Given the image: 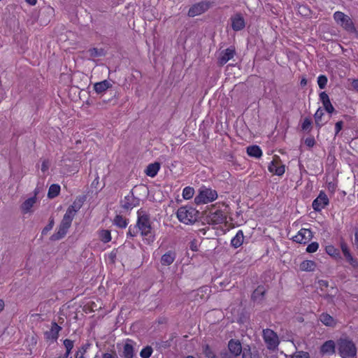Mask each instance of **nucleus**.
<instances>
[{"instance_id": "21", "label": "nucleus", "mask_w": 358, "mask_h": 358, "mask_svg": "<svg viewBox=\"0 0 358 358\" xmlns=\"http://www.w3.org/2000/svg\"><path fill=\"white\" fill-rule=\"evenodd\" d=\"M160 164L159 162H155L150 164L145 171V173L148 176H150L151 178H154L157 176L158 173L159 169H160Z\"/></svg>"}, {"instance_id": "19", "label": "nucleus", "mask_w": 358, "mask_h": 358, "mask_svg": "<svg viewBox=\"0 0 358 358\" xmlns=\"http://www.w3.org/2000/svg\"><path fill=\"white\" fill-rule=\"evenodd\" d=\"M112 87V84L110 81L104 80L101 82L96 83L94 85V90L97 94H101L105 92L108 89Z\"/></svg>"}, {"instance_id": "52", "label": "nucleus", "mask_w": 358, "mask_h": 358, "mask_svg": "<svg viewBox=\"0 0 358 358\" xmlns=\"http://www.w3.org/2000/svg\"><path fill=\"white\" fill-rule=\"evenodd\" d=\"M305 144L309 147L312 148L315 145V140L313 138H307L305 140Z\"/></svg>"}, {"instance_id": "48", "label": "nucleus", "mask_w": 358, "mask_h": 358, "mask_svg": "<svg viewBox=\"0 0 358 358\" xmlns=\"http://www.w3.org/2000/svg\"><path fill=\"white\" fill-rule=\"evenodd\" d=\"M291 358H309V355L307 352H299L292 355Z\"/></svg>"}, {"instance_id": "29", "label": "nucleus", "mask_w": 358, "mask_h": 358, "mask_svg": "<svg viewBox=\"0 0 358 358\" xmlns=\"http://www.w3.org/2000/svg\"><path fill=\"white\" fill-rule=\"evenodd\" d=\"M60 192V186L57 184H52L50 185L48 192V196L50 199H53L59 195Z\"/></svg>"}, {"instance_id": "2", "label": "nucleus", "mask_w": 358, "mask_h": 358, "mask_svg": "<svg viewBox=\"0 0 358 358\" xmlns=\"http://www.w3.org/2000/svg\"><path fill=\"white\" fill-rule=\"evenodd\" d=\"M336 348L341 358H357V348L353 341L346 336L336 341Z\"/></svg>"}, {"instance_id": "60", "label": "nucleus", "mask_w": 358, "mask_h": 358, "mask_svg": "<svg viewBox=\"0 0 358 358\" xmlns=\"http://www.w3.org/2000/svg\"><path fill=\"white\" fill-rule=\"evenodd\" d=\"M128 235H130L131 236H136V234L135 233H133V232L131 231V227H129V229Z\"/></svg>"}, {"instance_id": "9", "label": "nucleus", "mask_w": 358, "mask_h": 358, "mask_svg": "<svg viewBox=\"0 0 358 358\" xmlns=\"http://www.w3.org/2000/svg\"><path fill=\"white\" fill-rule=\"evenodd\" d=\"M268 171L278 176H282L285 171V166L283 165L279 157L275 156L268 165Z\"/></svg>"}, {"instance_id": "59", "label": "nucleus", "mask_w": 358, "mask_h": 358, "mask_svg": "<svg viewBox=\"0 0 358 358\" xmlns=\"http://www.w3.org/2000/svg\"><path fill=\"white\" fill-rule=\"evenodd\" d=\"M30 5H35L36 3V0H25Z\"/></svg>"}, {"instance_id": "11", "label": "nucleus", "mask_w": 358, "mask_h": 358, "mask_svg": "<svg viewBox=\"0 0 358 358\" xmlns=\"http://www.w3.org/2000/svg\"><path fill=\"white\" fill-rule=\"evenodd\" d=\"M329 204V199L327 194L321 191L317 197L313 201V208L315 211H320Z\"/></svg>"}, {"instance_id": "44", "label": "nucleus", "mask_w": 358, "mask_h": 358, "mask_svg": "<svg viewBox=\"0 0 358 358\" xmlns=\"http://www.w3.org/2000/svg\"><path fill=\"white\" fill-rule=\"evenodd\" d=\"M72 220H71L69 217H65L64 216L63 217V219L60 223V225H62L64 227H66L67 228H70L71 225V223H72Z\"/></svg>"}, {"instance_id": "35", "label": "nucleus", "mask_w": 358, "mask_h": 358, "mask_svg": "<svg viewBox=\"0 0 358 358\" xmlns=\"http://www.w3.org/2000/svg\"><path fill=\"white\" fill-rule=\"evenodd\" d=\"M83 203V201L81 199H76L69 208L77 213L82 207Z\"/></svg>"}, {"instance_id": "27", "label": "nucleus", "mask_w": 358, "mask_h": 358, "mask_svg": "<svg viewBox=\"0 0 358 358\" xmlns=\"http://www.w3.org/2000/svg\"><path fill=\"white\" fill-rule=\"evenodd\" d=\"M316 264L315 262L311 260L303 261L299 266V268L303 271H313L315 270Z\"/></svg>"}, {"instance_id": "31", "label": "nucleus", "mask_w": 358, "mask_h": 358, "mask_svg": "<svg viewBox=\"0 0 358 358\" xmlns=\"http://www.w3.org/2000/svg\"><path fill=\"white\" fill-rule=\"evenodd\" d=\"M326 252L331 257L337 258L340 257L339 250L336 248L334 245H329L325 248Z\"/></svg>"}, {"instance_id": "30", "label": "nucleus", "mask_w": 358, "mask_h": 358, "mask_svg": "<svg viewBox=\"0 0 358 358\" xmlns=\"http://www.w3.org/2000/svg\"><path fill=\"white\" fill-rule=\"evenodd\" d=\"M265 288L263 286H259L254 292L252 295V299L255 301L261 300L265 293Z\"/></svg>"}, {"instance_id": "36", "label": "nucleus", "mask_w": 358, "mask_h": 358, "mask_svg": "<svg viewBox=\"0 0 358 358\" xmlns=\"http://www.w3.org/2000/svg\"><path fill=\"white\" fill-rule=\"evenodd\" d=\"M243 358H259V355L257 352H252L250 348H244Z\"/></svg>"}, {"instance_id": "37", "label": "nucleus", "mask_w": 358, "mask_h": 358, "mask_svg": "<svg viewBox=\"0 0 358 358\" xmlns=\"http://www.w3.org/2000/svg\"><path fill=\"white\" fill-rule=\"evenodd\" d=\"M152 348L150 346H146L141 350L140 356L142 358H149L152 355Z\"/></svg>"}, {"instance_id": "4", "label": "nucleus", "mask_w": 358, "mask_h": 358, "mask_svg": "<svg viewBox=\"0 0 358 358\" xmlns=\"http://www.w3.org/2000/svg\"><path fill=\"white\" fill-rule=\"evenodd\" d=\"M199 211L190 206H182L177 211V217L180 222L190 224L197 220Z\"/></svg>"}, {"instance_id": "14", "label": "nucleus", "mask_w": 358, "mask_h": 358, "mask_svg": "<svg viewBox=\"0 0 358 358\" xmlns=\"http://www.w3.org/2000/svg\"><path fill=\"white\" fill-rule=\"evenodd\" d=\"M235 55V49L233 47H229L226 50L221 52L218 58V63L220 65L225 64L228 61L232 59Z\"/></svg>"}, {"instance_id": "20", "label": "nucleus", "mask_w": 358, "mask_h": 358, "mask_svg": "<svg viewBox=\"0 0 358 358\" xmlns=\"http://www.w3.org/2000/svg\"><path fill=\"white\" fill-rule=\"evenodd\" d=\"M341 248L343 253L344 257L347 259V261L352 266H357V262L355 260L352 256L351 255L350 250L348 249V247L347 244L344 242H342L341 243Z\"/></svg>"}, {"instance_id": "62", "label": "nucleus", "mask_w": 358, "mask_h": 358, "mask_svg": "<svg viewBox=\"0 0 358 358\" xmlns=\"http://www.w3.org/2000/svg\"><path fill=\"white\" fill-rule=\"evenodd\" d=\"M71 350H66V353H65V355H64L66 357H68L69 356V355H70V353H71Z\"/></svg>"}, {"instance_id": "49", "label": "nucleus", "mask_w": 358, "mask_h": 358, "mask_svg": "<svg viewBox=\"0 0 358 358\" xmlns=\"http://www.w3.org/2000/svg\"><path fill=\"white\" fill-rule=\"evenodd\" d=\"M320 99L322 101V104L330 101L328 94L324 92L320 93Z\"/></svg>"}, {"instance_id": "41", "label": "nucleus", "mask_w": 358, "mask_h": 358, "mask_svg": "<svg viewBox=\"0 0 358 358\" xmlns=\"http://www.w3.org/2000/svg\"><path fill=\"white\" fill-rule=\"evenodd\" d=\"M312 121L310 118H305L301 124V129L303 131L310 130L311 127Z\"/></svg>"}, {"instance_id": "10", "label": "nucleus", "mask_w": 358, "mask_h": 358, "mask_svg": "<svg viewBox=\"0 0 358 358\" xmlns=\"http://www.w3.org/2000/svg\"><path fill=\"white\" fill-rule=\"evenodd\" d=\"M313 238L312 231L308 229H301L296 235L293 237V241L301 244L308 243Z\"/></svg>"}, {"instance_id": "12", "label": "nucleus", "mask_w": 358, "mask_h": 358, "mask_svg": "<svg viewBox=\"0 0 358 358\" xmlns=\"http://www.w3.org/2000/svg\"><path fill=\"white\" fill-rule=\"evenodd\" d=\"M37 192L35 191L34 196L27 199L21 205L20 209L23 214L31 213L33 212V207L36 203Z\"/></svg>"}, {"instance_id": "16", "label": "nucleus", "mask_w": 358, "mask_h": 358, "mask_svg": "<svg viewBox=\"0 0 358 358\" xmlns=\"http://www.w3.org/2000/svg\"><path fill=\"white\" fill-rule=\"evenodd\" d=\"M176 254L175 251L169 250L164 253L161 257V264L163 266H169L175 261Z\"/></svg>"}, {"instance_id": "26", "label": "nucleus", "mask_w": 358, "mask_h": 358, "mask_svg": "<svg viewBox=\"0 0 358 358\" xmlns=\"http://www.w3.org/2000/svg\"><path fill=\"white\" fill-rule=\"evenodd\" d=\"M247 153L249 156L259 158L262 155V151L257 145H252L247 148Z\"/></svg>"}, {"instance_id": "64", "label": "nucleus", "mask_w": 358, "mask_h": 358, "mask_svg": "<svg viewBox=\"0 0 358 358\" xmlns=\"http://www.w3.org/2000/svg\"><path fill=\"white\" fill-rule=\"evenodd\" d=\"M70 358H72V357H70Z\"/></svg>"}, {"instance_id": "50", "label": "nucleus", "mask_w": 358, "mask_h": 358, "mask_svg": "<svg viewBox=\"0 0 358 358\" xmlns=\"http://www.w3.org/2000/svg\"><path fill=\"white\" fill-rule=\"evenodd\" d=\"M76 213L73 210H72L71 209H70L69 208H67L66 211V213L64 214V216L65 217H69L71 220H73L75 215H76Z\"/></svg>"}, {"instance_id": "5", "label": "nucleus", "mask_w": 358, "mask_h": 358, "mask_svg": "<svg viewBox=\"0 0 358 358\" xmlns=\"http://www.w3.org/2000/svg\"><path fill=\"white\" fill-rule=\"evenodd\" d=\"M217 198V193L215 190L203 186L199 189V193L194 198V202L197 205L206 204L214 201Z\"/></svg>"}, {"instance_id": "25", "label": "nucleus", "mask_w": 358, "mask_h": 358, "mask_svg": "<svg viewBox=\"0 0 358 358\" xmlns=\"http://www.w3.org/2000/svg\"><path fill=\"white\" fill-rule=\"evenodd\" d=\"M69 229V228H67L66 227H64V226L59 224L57 231L56 233H55L51 236V240L52 241H57V240L62 239V238H64L65 236Z\"/></svg>"}, {"instance_id": "32", "label": "nucleus", "mask_w": 358, "mask_h": 358, "mask_svg": "<svg viewBox=\"0 0 358 358\" xmlns=\"http://www.w3.org/2000/svg\"><path fill=\"white\" fill-rule=\"evenodd\" d=\"M194 194V189L192 187H185L182 190V197L185 200L190 199L193 197Z\"/></svg>"}, {"instance_id": "15", "label": "nucleus", "mask_w": 358, "mask_h": 358, "mask_svg": "<svg viewBox=\"0 0 358 358\" xmlns=\"http://www.w3.org/2000/svg\"><path fill=\"white\" fill-rule=\"evenodd\" d=\"M231 27L234 31H240L245 27V21L240 14H236L231 17Z\"/></svg>"}, {"instance_id": "18", "label": "nucleus", "mask_w": 358, "mask_h": 358, "mask_svg": "<svg viewBox=\"0 0 358 358\" xmlns=\"http://www.w3.org/2000/svg\"><path fill=\"white\" fill-rule=\"evenodd\" d=\"M336 343L334 341H326L321 347V352L324 355H331L335 352Z\"/></svg>"}, {"instance_id": "42", "label": "nucleus", "mask_w": 358, "mask_h": 358, "mask_svg": "<svg viewBox=\"0 0 358 358\" xmlns=\"http://www.w3.org/2000/svg\"><path fill=\"white\" fill-rule=\"evenodd\" d=\"M50 167V162L48 160L43 159L41 162V171L45 175L47 173Z\"/></svg>"}, {"instance_id": "3", "label": "nucleus", "mask_w": 358, "mask_h": 358, "mask_svg": "<svg viewBox=\"0 0 358 358\" xmlns=\"http://www.w3.org/2000/svg\"><path fill=\"white\" fill-rule=\"evenodd\" d=\"M227 220V213L220 207L212 206L206 213V221L209 224L217 225Z\"/></svg>"}, {"instance_id": "57", "label": "nucleus", "mask_w": 358, "mask_h": 358, "mask_svg": "<svg viewBox=\"0 0 358 358\" xmlns=\"http://www.w3.org/2000/svg\"><path fill=\"white\" fill-rule=\"evenodd\" d=\"M190 248L193 251H196L198 250L197 249V245H196V243L194 242H192L191 243Z\"/></svg>"}, {"instance_id": "47", "label": "nucleus", "mask_w": 358, "mask_h": 358, "mask_svg": "<svg viewBox=\"0 0 358 358\" xmlns=\"http://www.w3.org/2000/svg\"><path fill=\"white\" fill-rule=\"evenodd\" d=\"M64 345L66 350H71L73 348V342L70 339H65L64 341Z\"/></svg>"}, {"instance_id": "38", "label": "nucleus", "mask_w": 358, "mask_h": 358, "mask_svg": "<svg viewBox=\"0 0 358 358\" xmlns=\"http://www.w3.org/2000/svg\"><path fill=\"white\" fill-rule=\"evenodd\" d=\"M327 83V78L324 75H320L317 78V84L320 89L325 88Z\"/></svg>"}, {"instance_id": "33", "label": "nucleus", "mask_w": 358, "mask_h": 358, "mask_svg": "<svg viewBox=\"0 0 358 358\" xmlns=\"http://www.w3.org/2000/svg\"><path fill=\"white\" fill-rule=\"evenodd\" d=\"M114 224L121 228H125L127 225V220L121 215H117L115 217Z\"/></svg>"}, {"instance_id": "22", "label": "nucleus", "mask_w": 358, "mask_h": 358, "mask_svg": "<svg viewBox=\"0 0 358 358\" xmlns=\"http://www.w3.org/2000/svg\"><path fill=\"white\" fill-rule=\"evenodd\" d=\"M244 241V235L242 230H238L234 237L231 240V245L234 248L241 247Z\"/></svg>"}, {"instance_id": "13", "label": "nucleus", "mask_w": 358, "mask_h": 358, "mask_svg": "<svg viewBox=\"0 0 358 358\" xmlns=\"http://www.w3.org/2000/svg\"><path fill=\"white\" fill-rule=\"evenodd\" d=\"M61 329V327L56 322L52 323L50 329L45 333V339L52 343L55 342L58 338L59 333Z\"/></svg>"}, {"instance_id": "40", "label": "nucleus", "mask_w": 358, "mask_h": 358, "mask_svg": "<svg viewBox=\"0 0 358 358\" xmlns=\"http://www.w3.org/2000/svg\"><path fill=\"white\" fill-rule=\"evenodd\" d=\"M319 248V244L317 242H313L306 248V252L309 253L315 252Z\"/></svg>"}, {"instance_id": "28", "label": "nucleus", "mask_w": 358, "mask_h": 358, "mask_svg": "<svg viewBox=\"0 0 358 358\" xmlns=\"http://www.w3.org/2000/svg\"><path fill=\"white\" fill-rule=\"evenodd\" d=\"M134 355V350L133 345L127 343L124 344L122 352V358H133Z\"/></svg>"}, {"instance_id": "61", "label": "nucleus", "mask_w": 358, "mask_h": 358, "mask_svg": "<svg viewBox=\"0 0 358 358\" xmlns=\"http://www.w3.org/2000/svg\"><path fill=\"white\" fill-rule=\"evenodd\" d=\"M4 308V302L3 301L0 299V311H1Z\"/></svg>"}, {"instance_id": "45", "label": "nucleus", "mask_w": 358, "mask_h": 358, "mask_svg": "<svg viewBox=\"0 0 358 358\" xmlns=\"http://www.w3.org/2000/svg\"><path fill=\"white\" fill-rule=\"evenodd\" d=\"M91 57H99L102 55V50H99L96 48H92L89 50Z\"/></svg>"}, {"instance_id": "39", "label": "nucleus", "mask_w": 358, "mask_h": 358, "mask_svg": "<svg viewBox=\"0 0 358 358\" xmlns=\"http://www.w3.org/2000/svg\"><path fill=\"white\" fill-rule=\"evenodd\" d=\"M89 345H83L76 352L75 358H84V355L88 349Z\"/></svg>"}, {"instance_id": "1", "label": "nucleus", "mask_w": 358, "mask_h": 358, "mask_svg": "<svg viewBox=\"0 0 358 358\" xmlns=\"http://www.w3.org/2000/svg\"><path fill=\"white\" fill-rule=\"evenodd\" d=\"M138 220L136 227L141 236L143 237L145 242L150 244L155 241V234L152 231L150 217L143 210L138 211Z\"/></svg>"}, {"instance_id": "56", "label": "nucleus", "mask_w": 358, "mask_h": 358, "mask_svg": "<svg viewBox=\"0 0 358 358\" xmlns=\"http://www.w3.org/2000/svg\"><path fill=\"white\" fill-rule=\"evenodd\" d=\"M352 87L353 89L358 91V79H355L352 82Z\"/></svg>"}, {"instance_id": "63", "label": "nucleus", "mask_w": 358, "mask_h": 358, "mask_svg": "<svg viewBox=\"0 0 358 358\" xmlns=\"http://www.w3.org/2000/svg\"><path fill=\"white\" fill-rule=\"evenodd\" d=\"M302 83H306V81L304 80H302Z\"/></svg>"}, {"instance_id": "51", "label": "nucleus", "mask_w": 358, "mask_h": 358, "mask_svg": "<svg viewBox=\"0 0 358 358\" xmlns=\"http://www.w3.org/2000/svg\"><path fill=\"white\" fill-rule=\"evenodd\" d=\"M53 226H54V220H51L50 221L49 224L43 229L42 234H45L47 232H48L49 231H50L53 228Z\"/></svg>"}, {"instance_id": "23", "label": "nucleus", "mask_w": 358, "mask_h": 358, "mask_svg": "<svg viewBox=\"0 0 358 358\" xmlns=\"http://www.w3.org/2000/svg\"><path fill=\"white\" fill-rule=\"evenodd\" d=\"M320 322L328 327H334L336 324V321L332 316L327 313H322L320 316Z\"/></svg>"}, {"instance_id": "58", "label": "nucleus", "mask_w": 358, "mask_h": 358, "mask_svg": "<svg viewBox=\"0 0 358 358\" xmlns=\"http://www.w3.org/2000/svg\"><path fill=\"white\" fill-rule=\"evenodd\" d=\"M355 244L358 249V232H356L355 234Z\"/></svg>"}, {"instance_id": "43", "label": "nucleus", "mask_w": 358, "mask_h": 358, "mask_svg": "<svg viewBox=\"0 0 358 358\" xmlns=\"http://www.w3.org/2000/svg\"><path fill=\"white\" fill-rule=\"evenodd\" d=\"M204 354L208 358H215V355L212 349L208 346L206 345L204 348Z\"/></svg>"}, {"instance_id": "53", "label": "nucleus", "mask_w": 358, "mask_h": 358, "mask_svg": "<svg viewBox=\"0 0 358 358\" xmlns=\"http://www.w3.org/2000/svg\"><path fill=\"white\" fill-rule=\"evenodd\" d=\"M343 122L341 121L337 122L335 125V131L336 134H338L339 131L342 129Z\"/></svg>"}, {"instance_id": "6", "label": "nucleus", "mask_w": 358, "mask_h": 358, "mask_svg": "<svg viewBox=\"0 0 358 358\" xmlns=\"http://www.w3.org/2000/svg\"><path fill=\"white\" fill-rule=\"evenodd\" d=\"M263 338L268 350H275L277 349L280 341L275 332L270 329H264L263 331Z\"/></svg>"}, {"instance_id": "24", "label": "nucleus", "mask_w": 358, "mask_h": 358, "mask_svg": "<svg viewBox=\"0 0 358 358\" xmlns=\"http://www.w3.org/2000/svg\"><path fill=\"white\" fill-rule=\"evenodd\" d=\"M97 234L99 240L104 243L110 242L112 239L110 231L108 229L99 230Z\"/></svg>"}, {"instance_id": "55", "label": "nucleus", "mask_w": 358, "mask_h": 358, "mask_svg": "<svg viewBox=\"0 0 358 358\" xmlns=\"http://www.w3.org/2000/svg\"><path fill=\"white\" fill-rule=\"evenodd\" d=\"M328 189L331 192V193H334L336 190V185L334 183L329 182L328 184Z\"/></svg>"}, {"instance_id": "8", "label": "nucleus", "mask_w": 358, "mask_h": 358, "mask_svg": "<svg viewBox=\"0 0 358 358\" xmlns=\"http://www.w3.org/2000/svg\"><path fill=\"white\" fill-rule=\"evenodd\" d=\"M210 3L208 1H201L194 4L188 11L189 17H195L205 13L209 8Z\"/></svg>"}, {"instance_id": "46", "label": "nucleus", "mask_w": 358, "mask_h": 358, "mask_svg": "<svg viewBox=\"0 0 358 358\" xmlns=\"http://www.w3.org/2000/svg\"><path fill=\"white\" fill-rule=\"evenodd\" d=\"M324 108L327 112L329 113H332L334 110V108L331 103V101H328L327 103H323Z\"/></svg>"}, {"instance_id": "54", "label": "nucleus", "mask_w": 358, "mask_h": 358, "mask_svg": "<svg viewBox=\"0 0 358 358\" xmlns=\"http://www.w3.org/2000/svg\"><path fill=\"white\" fill-rule=\"evenodd\" d=\"M102 358H118L115 353H104Z\"/></svg>"}, {"instance_id": "34", "label": "nucleus", "mask_w": 358, "mask_h": 358, "mask_svg": "<svg viewBox=\"0 0 358 358\" xmlns=\"http://www.w3.org/2000/svg\"><path fill=\"white\" fill-rule=\"evenodd\" d=\"M324 115L323 110L318 108L315 113V123L318 127H321L324 123L322 121V115Z\"/></svg>"}, {"instance_id": "17", "label": "nucleus", "mask_w": 358, "mask_h": 358, "mask_svg": "<svg viewBox=\"0 0 358 358\" xmlns=\"http://www.w3.org/2000/svg\"><path fill=\"white\" fill-rule=\"evenodd\" d=\"M228 348L229 352L236 357L238 356L242 352V346L238 341H235L234 339L230 340L228 344Z\"/></svg>"}, {"instance_id": "7", "label": "nucleus", "mask_w": 358, "mask_h": 358, "mask_svg": "<svg viewBox=\"0 0 358 358\" xmlns=\"http://www.w3.org/2000/svg\"><path fill=\"white\" fill-rule=\"evenodd\" d=\"M334 18L336 23L348 31H355V27L351 18L342 12L336 11L334 14Z\"/></svg>"}]
</instances>
